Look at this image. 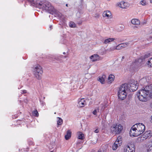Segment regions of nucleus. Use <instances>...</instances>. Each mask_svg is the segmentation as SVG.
Wrapping results in <instances>:
<instances>
[{
  "label": "nucleus",
  "mask_w": 152,
  "mask_h": 152,
  "mask_svg": "<svg viewBox=\"0 0 152 152\" xmlns=\"http://www.w3.org/2000/svg\"><path fill=\"white\" fill-rule=\"evenodd\" d=\"M131 23L132 24L134 25H139L140 23V20L136 18L132 19L131 20Z\"/></svg>",
  "instance_id": "a211bd4d"
},
{
  "label": "nucleus",
  "mask_w": 152,
  "mask_h": 152,
  "mask_svg": "<svg viewBox=\"0 0 152 152\" xmlns=\"http://www.w3.org/2000/svg\"><path fill=\"white\" fill-rule=\"evenodd\" d=\"M65 53H66L65 52H63V54H65Z\"/></svg>",
  "instance_id": "ea45409f"
},
{
  "label": "nucleus",
  "mask_w": 152,
  "mask_h": 152,
  "mask_svg": "<svg viewBox=\"0 0 152 152\" xmlns=\"http://www.w3.org/2000/svg\"><path fill=\"white\" fill-rule=\"evenodd\" d=\"M57 124L58 125H61L63 123V120L60 118L57 117Z\"/></svg>",
  "instance_id": "5701e85b"
},
{
  "label": "nucleus",
  "mask_w": 152,
  "mask_h": 152,
  "mask_svg": "<svg viewBox=\"0 0 152 152\" xmlns=\"http://www.w3.org/2000/svg\"><path fill=\"white\" fill-rule=\"evenodd\" d=\"M147 152H152V145H149L146 148Z\"/></svg>",
  "instance_id": "b1692460"
},
{
  "label": "nucleus",
  "mask_w": 152,
  "mask_h": 152,
  "mask_svg": "<svg viewBox=\"0 0 152 152\" xmlns=\"http://www.w3.org/2000/svg\"><path fill=\"white\" fill-rule=\"evenodd\" d=\"M148 87H146L138 91L137 94L139 100L143 102H145L148 99Z\"/></svg>",
  "instance_id": "7ed1b4c3"
},
{
  "label": "nucleus",
  "mask_w": 152,
  "mask_h": 152,
  "mask_svg": "<svg viewBox=\"0 0 152 152\" xmlns=\"http://www.w3.org/2000/svg\"><path fill=\"white\" fill-rule=\"evenodd\" d=\"M97 113V110L95 109L94 110V111L93 112V113L94 115H96V113Z\"/></svg>",
  "instance_id": "7c9ffc66"
},
{
  "label": "nucleus",
  "mask_w": 152,
  "mask_h": 152,
  "mask_svg": "<svg viewBox=\"0 0 152 152\" xmlns=\"http://www.w3.org/2000/svg\"><path fill=\"white\" fill-rule=\"evenodd\" d=\"M24 102L26 103L28 102V100H27V99H26L24 100Z\"/></svg>",
  "instance_id": "f704fd0d"
},
{
  "label": "nucleus",
  "mask_w": 152,
  "mask_h": 152,
  "mask_svg": "<svg viewBox=\"0 0 152 152\" xmlns=\"http://www.w3.org/2000/svg\"><path fill=\"white\" fill-rule=\"evenodd\" d=\"M150 107L152 109V101L151 103Z\"/></svg>",
  "instance_id": "e433bc0d"
},
{
  "label": "nucleus",
  "mask_w": 152,
  "mask_h": 152,
  "mask_svg": "<svg viewBox=\"0 0 152 152\" xmlns=\"http://www.w3.org/2000/svg\"><path fill=\"white\" fill-rule=\"evenodd\" d=\"M106 77V76L105 75H103L102 76L99 77L98 80L102 84H104L105 83V80Z\"/></svg>",
  "instance_id": "6ab92c4d"
},
{
  "label": "nucleus",
  "mask_w": 152,
  "mask_h": 152,
  "mask_svg": "<svg viewBox=\"0 0 152 152\" xmlns=\"http://www.w3.org/2000/svg\"><path fill=\"white\" fill-rule=\"evenodd\" d=\"M117 5L119 7L123 9H126L128 7V4L124 1H121L117 4Z\"/></svg>",
  "instance_id": "f8f14e48"
},
{
  "label": "nucleus",
  "mask_w": 152,
  "mask_h": 152,
  "mask_svg": "<svg viewBox=\"0 0 152 152\" xmlns=\"http://www.w3.org/2000/svg\"><path fill=\"white\" fill-rule=\"evenodd\" d=\"M123 129V126L121 124H113L111 127V130L113 133L118 134L121 132Z\"/></svg>",
  "instance_id": "423d86ee"
},
{
  "label": "nucleus",
  "mask_w": 152,
  "mask_h": 152,
  "mask_svg": "<svg viewBox=\"0 0 152 152\" xmlns=\"http://www.w3.org/2000/svg\"><path fill=\"white\" fill-rule=\"evenodd\" d=\"M103 17H107L108 18H111L112 14L111 12L109 11H104L102 14Z\"/></svg>",
  "instance_id": "4468645a"
},
{
  "label": "nucleus",
  "mask_w": 152,
  "mask_h": 152,
  "mask_svg": "<svg viewBox=\"0 0 152 152\" xmlns=\"http://www.w3.org/2000/svg\"><path fill=\"white\" fill-rule=\"evenodd\" d=\"M140 3L143 6H145L147 4L146 0H142L140 1Z\"/></svg>",
  "instance_id": "393cba45"
},
{
  "label": "nucleus",
  "mask_w": 152,
  "mask_h": 152,
  "mask_svg": "<svg viewBox=\"0 0 152 152\" xmlns=\"http://www.w3.org/2000/svg\"><path fill=\"white\" fill-rule=\"evenodd\" d=\"M62 57V56H58L56 57L55 58L57 60L60 61L61 60V58Z\"/></svg>",
  "instance_id": "c756f323"
},
{
  "label": "nucleus",
  "mask_w": 152,
  "mask_h": 152,
  "mask_svg": "<svg viewBox=\"0 0 152 152\" xmlns=\"http://www.w3.org/2000/svg\"><path fill=\"white\" fill-rule=\"evenodd\" d=\"M26 93V90H23L22 91L21 93L22 94H25Z\"/></svg>",
  "instance_id": "2f4dec72"
},
{
  "label": "nucleus",
  "mask_w": 152,
  "mask_h": 152,
  "mask_svg": "<svg viewBox=\"0 0 152 152\" xmlns=\"http://www.w3.org/2000/svg\"><path fill=\"white\" fill-rule=\"evenodd\" d=\"M145 130V126L144 124L141 123H137L131 127L129 134L131 136H137L142 134Z\"/></svg>",
  "instance_id": "f257e3e1"
},
{
  "label": "nucleus",
  "mask_w": 152,
  "mask_h": 152,
  "mask_svg": "<svg viewBox=\"0 0 152 152\" xmlns=\"http://www.w3.org/2000/svg\"><path fill=\"white\" fill-rule=\"evenodd\" d=\"M69 25L70 27L72 28H74L76 27L75 23L72 22H70L69 23Z\"/></svg>",
  "instance_id": "a878e982"
},
{
  "label": "nucleus",
  "mask_w": 152,
  "mask_h": 152,
  "mask_svg": "<svg viewBox=\"0 0 152 152\" xmlns=\"http://www.w3.org/2000/svg\"><path fill=\"white\" fill-rule=\"evenodd\" d=\"M33 71L35 77L38 79H41L43 73L42 68L39 65H35L34 67Z\"/></svg>",
  "instance_id": "39448f33"
},
{
  "label": "nucleus",
  "mask_w": 152,
  "mask_h": 152,
  "mask_svg": "<svg viewBox=\"0 0 152 152\" xmlns=\"http://www.w3.org/2000/svg\"><path fill=\"white\" fill-rule=\"evenodd\" d=\"M147 64L150 66H152V57L148 60Z\"/></svg>",
  "instance_id": "bb28decb"
},
{
  "label": "nucleus",
  "mask_w": 152,
  "mask_h": 152,
  "mask_svg": "<svg viewBox=\"0 0 152 152\" xmlns=\"http://www.w3.org/2000/svg\"><path fill=\"white\" fill-rule=\"evenodd\" d=\"M127 86V90L130 91H136L138 88V85L135 83H131L128 84H124Z\"/></svg>",
  "instance_id": "6e6552de"
},
{
  "label": "nucleus",
  "mask_w": 152,
  "mask_h": 152,
  "mask_svg": "<svg viewBox=\"0 0 152 152\" xmlns=\"http://www.w3.org/2000/svg\"><path fill=\"white\" fill-rule=\"evenodd\" d=\"M71 133L72 132L70 131H67L66 134L65 136V138L66 140H68L71 137Z\"/></svg>",
  "instance_id": "412c9836"
},
{
  "label": "nucleus",
  "mask_w": 152,
  "mask_h": 152,
  "mask_svg": "<svg viewBox=\"0 0 152 152\" xmlns=\"http://www.w3.org/2000/svg\"><path fill=\"white\" fill-rule=\"evenodd\" d=\"M115 50H116V47L115 46H114L111 47L108 49V50L109 51H114Z\"/></svg>",
  "instance_id": "cd10ccee"
},
{
  "label": "nucleus",
  "mask_w": 152,
  "mask_h": 152,
  "mask_svg": "<svg viewBox=\"0 0 152 152\" xmlns=\"http://www.w3.org/2000/svg\"><path fill=\"white\" fill-rule=\"evenodd\" d=\"M124 58V56H123L122 57V58L123 59V58Z\"/></svg>",
  "instance_id": "37998d69"
},
{
  "label": "nucleus",
  "mask_w": 152,
  "mask_h": 152,
  "mask_svg": "<svg viewBox=\"0 0 152 152\" xmlns=\"http://www.w3.org/2000/svg\"><path fill=\"white\" fill-rule=\"evenodd\" d=\"M90 58L92 61H98L100 60V57L97 54H94L91 56Z\"/></svg>",
  "instance_id": "ddd939ff"
},
{
  "label": "nucleus",
  "mask_w": 152,
  "mask_h": 152,
  "mask_svg": "<svg viewBox=\"0 0 152 152\" xmlns=\"http://www.w3.org/2000/svg\"><path fill=\"white\" fill-rule=\"evenodd\" d=\"M98 152H101V151H99Z\"/></svg>",
  "instance_id": "c03bdc74"
},
{
  "label": "nucleus",
  "mask_w": 152,
  "mask_h": 152,
  "mask_svg": "<svg viewBox=\"0 0 152 152\" xmlns=\"http://www.w3.org/2000/svg\"><path fill=\"white\" fill-rule=\"evenodd\" d=\"M115 76L112 74L110 75L108 77L107 83L108 84L111 83L114 80Z\"/></svg>",
  "instance_id": "f3484780"
},
{
  "label": "nucleus",
  "mask_w": 152,
  "mask_h": 152,
  "mask_svg": "<svg viewBox=\"0 0 152 152\" xmlns=\"http://www.w3.org/2000/svg\"><path fill=\"white\" fill-rule=\"evenodd\" d=\"M64 57L66 58L67 57V56H64Z\"/></svg>",
  "instance_id": "a19ab883"
},
{
  "label": "nucleus",
  "mask_w": 152,
  "mask_h": 152,
  "mask_svg": "<svg viewBox=\"0 0 152 152\" xmlns=\"http://www.w3.org/2000/svg\"><path fill=\"white\" fill-rule=\"evenodd\" d=\"M99 130L98 129H97L94 131V132L96 133H98L99 132Z\"/></svg>",
  "instance_id": "473e14b6"
},
{
  "label": "nucleus",
  "mask_w": 152,
  "mask_h": 152,
  "mask_svg": "<svg viewBox=\"0 0 152 152\" xmlns=\"http://www.w3.org/2000/svg\"><path fill=\"white\" fill-rule=\"evenodd\" d=\"M32 113L33 115L36 116H38L39 115V113L37 110H34L32 112Z\"/></svg>",
  "instance_id": "c85d7f7f"
},
{
  "label": "nucleus",
  "mask_w": 152,
  "mask_h": 152,
  "mask_svg": "<svg viewBox=\"0 0 152 152\" xmlns=\"http://www.w3.org/2000/svg\"><path fill=\"white\" fill-rule=\"evenodd\" d=\"M146 87H148V97L152 98V89H151L150 88H149L150 87L149 86H146Z\"/></svg>",
  "instance_id": "4be33fe9"
},
{
  "label": "nucleus",
  "mask_w": 152,
  "mask_h": 152,
  "mask_svg": "<svg viewBox=\"0 0 152 152\" xmlns=\"http://www.w3.org/2000/svg\"><path fill=\"white\" fill-rule=\"evenodd\" d=\"M78 138L80 140H83L84 138V134L81 132H78L77 134Z\"/></svg>",
  "instance_id": "aec40b11"
},
{
  "label": "nucleus",
  "mask_w": 152,
  "mask_h": 152,
  "mask_svg": "<svg viewBox=\"0 0 152 152\" xmlns=\"http://www.w3.org/2000/svg\"><path fill=\"white\" fill-rule=\"evenodd\" d=\"M151 136L150 131H146L142 135L141 137H139L138 138L137 141L139 142H141L148 137H151Z\"/></svg>",
  "instance_id": "0eeeda50"
},
{
  "label": "nucleus",
  "mask_w": 152,
  "mask_h": 152,
  "mask_svg": "<svg viewBox=\"0 0 152 152\" xmlns=\"http://www.w3.org/2000/svg\"><path fill=\"white\" fill-rule=\"evenodd\" d=\"M86 104L84 98L79 99L78 100V106L80 107H83Z\"/></svg>",
  "instance_id": "9b49d317"
},
{
  "label": "nucleus",
  "mask_w": 152,
  "mask_h": 152,
  "mask_svg": "<svg viewBox=\"0 0 152 152\" xmlns=\"http://www.w3.org/2000/svg\"><path fill=\"white\" fill-rule=\"evenodd\" d=\"M127 44L126 43H122L116 46V50H119L122 49L123 48L126 47Z\"/></svg>",
  "instance_id": "dca6fc26"
},
{
  "label": "nucleus",
  "mask_w": 152,
  "mask_h": 152,
  "mask_svg": "<svg viewBox=\"0 0 152 152\" xmlns=\"http://www.w3.org/2000/svg\"><path fill=\"white\" fill-rule=\"evenodd\" d=\"M122 137L120 136L117 138L112 146V148L113 150H116L121 145L122 143Z\"/></svg>",
  "instance_id": "1a4fd4ad"
},
{
  "label": "nucleus",
  "mask_w": 152,
  "mask_h": 152,
  "mask_svg": "<svg viewBox=\"0 0 152 152\" xmlns=\"http://www.w3.org/2000/svg\"><path fill=\"white\" fill-rule=\"evenodd\" d=\"M50 30H51V29L52 28V26H50Z\"/></svg>",
  "instance_id": "4c0bfd02"
},
{
  "label": "nucleus",
  "mask_w": 152,
  "mask_h": 152,
  "mask_svg": "<svg viewBox=\"0 0 152 152\" xmlns=\"http://www.w3.org/2000/svg\"><path fill=\"white\" fill-rule=\"evenodd\" d=\"M128 91L126 85L123 84L120 86L118 90V98L121 100L125 99L126 97Z\"/></svg>",
  "instance_id": "20e7f679"
},
{
  "label": "nucleus",
  "mask_w": 152,
  "mask_h": 152,
  "mask_svg": "<svg viewBox=\"0 0 152 152\" xmlns=\"http://www.w3.org/2000/svg\"><path fill=\"white\" fill-rule=\"evenodd\" d=\"M135 148L128 145L125 146L124 149V152H134Z\"/></svg>",
  "instance_id": "9d476101"
},
{
  "label": "nucleus",
  "mask_w": 152,
  "mask_h": 152,
  "mask_svg": "<svg viewBox=\"0 0 152 152\" xmlns=\"http://www.w3.org/2000/svg\"><path fill=\"white\" fill-rule=\"evenodd\" d=\"M143 81H145V79L144 78L142 79H141V80L140 81V82H141Z\"/></svg>",
  "instance_id": "c9c22d12"
},
{
  "label": "nucleus",
  "mask_w": 152,
  "mask_h": 152,
  "mask_svg": "<svg viewBox=\"0 0 152 152\" xmlns=\"http://www.w3.org/2000/svg\"><path fill=\"white\" fill-rule=\"evenodd\" d=\"M115 40V39L113 38H109L105 39L103 43L104 44H110L111 42H113Z\"/></svg>",
  "instance_id": "2eb2a0df"
},
{
  "label": "nucleus",
  "mask_w": 152,
  "mask_h": 152,
  "mask_svg": "<svg viewBox=\"0 0 152 152\" xmlns=\"http://www.w3.org/2000/svg\"><path fill=\"white\" fill-rule=\"evenodd\" d=\"M66 6H67H67H68V4H66Z\"/></svg>",
  "instance_id": "79ce46f5"
},
{
  "label": "nucleus",
  "mask_w": 152,
  "mask_h": 152,
  "mask_svg": "<svg viewBox=\"0 0 152 152\" xmlns=\"http://www.w3.org/2000/svg\"><path fill=\"white\" fill-rule=\"evenodd\" d=\"M150 1L151 3H152V0H150Z\"/></svg>",
  "instance_id": "58836bf2"
},
{
  "label": "nucleus",
  "mask_w": 152,
  "mask_h": 152,
  "mask_svg": "<svg viewBox=\"0 0 152 152\" xmlns=\"http://www.w3.org/2000/svg\"><path fill=\"white\" fill-rule=\"evenodd\" d=\"M27 0L30 2L31 4L33 6L39 8H42L43 10H45L46 11H52L53 9V7L48 1H45L44 3H42V2H37L34 0Z\"/></svg>",
  "instance_id": "f03ea898"
},
{
  "label": "nucleus",
  "mask_w": 152,
  "mask_h": 152,
  "mask_svg": "<svg viewBox=\"0 0 152 152\" xmlns=\"http://www.w3.org/2000/svg\"><path fill=\"white\" fill-rule=\"evenodd\" d=\"M133 64L134 65L136 64H138V63H137V60H135V61L133 63Z\"/></svg>",
  "instance_id": "72a5a7b5"
}]
</instances>
